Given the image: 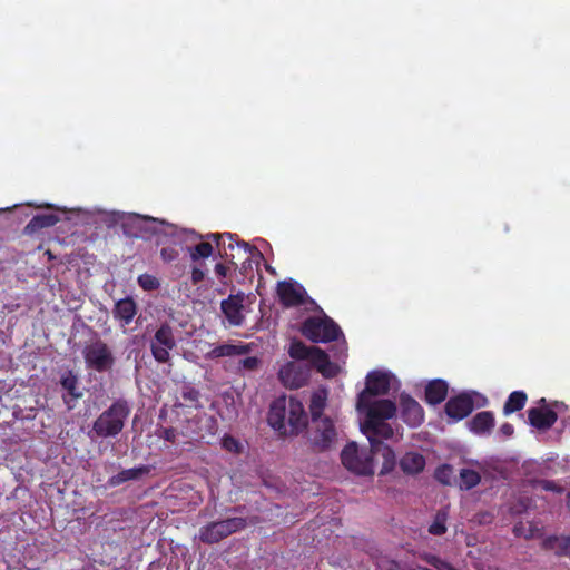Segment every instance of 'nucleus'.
Wrapping results in <instances>:
<instances>
[{
  "mask_svg": "<svg viewBox=\"0 0 570 570\" xmlns=\"http://www.w3.org/2000/svg\"><path fill=\"white\" fill-rule=\"evenodd\" d=\"M397 380L390 372L372 371L366 376V387L358 394L356 407L365 415L361 431L366 435L372 452L383 451L386 462L394 463L395 454L383 440L394 438V429L386 421L396 414V405L391 400H373V396L385 395L396 387Z\"/></svg>",
  "mask_w": 570,
  "mask_h": 570,
  "instance_id": "f257e3e1",
  "label": "nucleus"
},
{
  "mask_svg": "<svg viewBox=\"0 0 570 570\" xmlns=\"http://www.w3.org/2000/svg\"><path fill=\"white\" fill-rule=\"evenodd\" d=\"M288 354L294 360L308 361L311 365L294 361L285 363L278 371V379L285 387L299 389L306 385L312 366L316 367L324 376L330 377L335 374V367L330 362L327 354L316 346H307L301 341H293Z\"/></svg>",
  "mask_w": 570,
  "mask_h": 570,
  "instance_id": "f03ea898",
  "label": "nucleus"
},
{
  "mask_svg": "<svg viewBox=\"0 0 570 570\" xmlns=\"http://www.w3.org/2000/svg\"><path fill=\"white\" fill-rule=\"evenodd\" d=\"M269 425L284 435H297L307 426V414L303 403L291 396L274 400L268 412Z\"/></svg>",
  "mask_w": 570,
  "mask_h": 570,
  "instance_id": "7ed1b4c3",
  "label": "nucleus"
},
{
  "mask_svg": "<svg viewBox=\"0 0 570 570\" xmlns=\"http://www.w3.org/2000/svg\"><path fill=\"white\" fill-rule=\"evenodd\" d=\"M130 412L131 407L127 400H116L95 420L89 435L102 439L117 436L124 430Z\"/></svg>",
  "mask_w": 570,
  "mask_h": 570,
  "instance_id": "20e7f679",
  "label": "nucleus"
},
{
  "mask_svg": "<svg viewBox=\"0 0 570 570\" xmlns=\"http://www.w3.org/2000/svg\"><path fill=\"white\" fill-rule=\"evenodd\" d=\"M311 421L312 424L307 431L311 446L318 452L334 449L338 442L340 432L333 419L324 416Z\"/></svg>",
  "mask_w": 570,
  "mask_h": 570,
  "instance_id": "39448f33",
  "label": "nucleus"
},
{
  "mask_svg": "<svg viewBox=\"0 0 570 570\" xmlns=\"http://www.w3.org/2000/svg\"><path fill=\"white\" fill-rule=\"evenodd\" d=\"M303 335L315 343H326L338 338L342 334L338 325L327 316L308 317L302 326Z\"/></svg>",
  "mask_w": 570,
  "mask_h": 570,
  "instance_id": "423d86ee",
  "label": "nucleus"
},
{
  "mask_svg": "<svg viewBox=\"0 0 570 570\" xmlns=\"http://www.w3.org/2000/svg\"><path fill=\"white\" fill-rule=\"evenodd\" d=\"M87 368L96 372H108L115 365V356L111 348L100 338L88 343L82 351Z\"/></svg>",
  "mask_w": 570,
  "mask_h": 570,
  "instance_id": "0eeeda50",
  "label": "nucleus"
},
{
  "mask_svg": "<svg viewBox=\"0 0 570 570\" xmlns=\"http://www.w3.org/2000/svg\"><path fill=\"white\" fill-rule=\"evenodd\" d=\"M246 525V519L238 517L210 522L199 529L198 538L204 543H217L228 535L244 529Z\"/></svg>",
  "mask_w": 570,
  "mask_h": 570,
  "instance_id": "6e6552de",
  "label": "nucleus"
},
{
  "mask_svg": "<svg viewBox=\"0 0 570 570\" xmlns=\"http://www.w3.org/2000/svg\"><path fill=\"white\" fill-rule=\"evenodd\" d=\"M130 225L134 230L127 234L136 238H147L151 235H160L177 237L176 227L153 217L135 215L130 218Z\"/></svg>",
  "mask_w": 570,
  "mask_h": 570,
  "instance_id": "1a4fd4ad",
  "label": "nucleus"
},
{
  "mask_svg": "<svg viewBox=\"0 0 570 570\" xmlns=\"http://www.w3.org/2000/svg\"><path fill=\"white\" fill-rule=\"evenodd\" d=\"M195 238H207V239H214L218 247H223V253L220 254L223 257H225L230 263L235 264L233 259L235 256L232 254L229 255L227 253V249H234L235 246H237L239 249H243L245 254H248L249 256L246 258V261L243 263L242 268L246 269L250 267L252 262L250 258H255L257 262L263 257L262 253L258 252L255 247L250 246L246 242H234V236L232 234H208L206 236L196 235L191 233Z\"/></svg>",
  "mask_w": 570,
  "mask_h": 570,
  "instance_id": "9d476101",
  "label": "nucleus"
},
{
  "mask_svg": "<svg viewBox=\"0 0 570 570\" xmlns=\"http://www.w3.org/2000/svg\"><path fill=\"white\" fill-rule=\"evenodd\" d=\"M150 352L158 363H168L170 351L176 347L174 328L168 323H163L150 338Z\"/></svg>",
  "mask_w": 570,
  "mask_h": 570,
  "instance_id": "9b49d317",
  "label": "nucleus"
},
{
  "mask_svg": "<svg viewBox=\"0 0 570 570\" xmlns=\"http://www.w3.org/2000/svg\"><path fill=\"white\" fill-rule=\"evenodd\" d=\"M343 465L360 475L373 473V463L371 455L365 450H360L356 443L347 444L341 452Z\"/></svg>",
  "mask_w": 570,
  "mask_h": 570,
  "instance_id": "f8f14e48",
  "label": "nucleus"
},
{
  "mask_svg": "<svg viewBox=\"0 0 570 570\" xmlns=\"http://www.w3.org/2000/svg\"><path fill=\"white\" fill-rule=\"evenodd\" d=\"M478 393H461L451 397L445 404V412L449 417L460 421L466 417L474 409V397Z\"/></svg>",
  "mask_w": 570,
  "mask_h": 570,
  "instance_id": "ddd939ff",
  "label": "nucleus"
},
{
  "mask_svg": "<svg viewBox=\"0 0 570 570\" xmlns=\"http://www.w3.org/2000/svg\"><path fill=\"white\" fill-rule=\"evenodd\" d=\"M277 293L281 302L287 307L303 304L306 295L304 287L294 281L279 282Z\"/></svg>",
  "mask_w": 570,
  "mask_h": 570,
  "instance_id": "4468645a",
  "label": "nucleus"
},
{
  "mask_svg": "<svg viewBox=\"0 0 570 570\" xmlns=\"http://www.w3.org/2000/svg\"><path fill=\"white\" fill-rule=\"evenodd\" d=\"M401 415L403 421L412 428L419 426L424 420L422 406L410 395H401Z\"/></svg>",
  "mask_w": 570,
  "mask_h": 570,
  "instance_id": "2eb2a0df",
  "label": "nucleus"
},
{
  "mask_svg": "<svg viewBox=\"0 0 570 570\" xmlns=\"http://www.w3.org/2000/svg\"><path fill=\"white\" fill-rule=\"evenodd\" d=\"M243 307V295H230L220 304L224 315L234 326H239L244 322Z\"/></svg>",
  "mask_w": 570,
  "mask_h": 570,
  "instance_id": "dca6fc26",
  "label": "nucleus"
},
{
  "mask_svg": "<svg viewBox=\"0 0 570 570\" xmlns=\"http://www.w3.org/2000/svg\"><path fill=\"white\" fill-rule=\"evenodd\" d=\"M137 314V304L130 297L121 298L116 302L112 315L120 322L122 327L129 325Z\"/></svg>",
  "mask_w": 570,
  "mask_h": 570,
  "instance_id": "f3484780",
  "label": "nucleus"
},
{
  "mask_svg": "<svg viewBox=\"0 0 570 570\" xmlns=\"http://www.w3.org/2000/svg\"><path fill=\"white\" fill-rule=\"evenodd\" d=\"M528 417L530 424L540 430L550 429L557 421L556 412L547 407L530 409Z\"/></svg>",
  "mask_w": 570,
  "mask_h": 570,
  "instance_id": "a211bd4d",
  "label": "nucleus"
},
{
  "mask_svg": "<svg viewBox=\"0 0 570 570\" xmlns=\"http://www.w3.org/2000/svg\"><path fill=\"white\" fill-rule=\"evenodd\" d=\"M149 472L150 468L148 465H139L131 469H126L110 476L107 483L109 487H118L128 481H137Z\"/></svg>",
  "mask_w": 570,
  "mask_h": 570,
  "instance_id": "6ab92c4d",
  "label": "nucleus"
},
{
  "mask_svg": "<svg viewBox=\"0 0 570 570\" xmlns=\"http://www.w3.org/2000/svg\"><path fill=\"white\" fill-rule=\"evenodd\" d=\"M327 400L328 390L326 387H318L312 393L308 405L311 420H317L325 416L324 410L327 406Z\"/></svg>",
  "mask_w": 570,
  "mask_h": 570,
  "instance_id": "aec40b11",
  "label": "nucleus"
},
{
  "mask_svg": "<svg viewBox=\"0 0 570 570\" xmlns=\"http://www.w3.org/2000/svg\"><path fill=\"white\" fill-rule=\"evenodd\" d=\"M59 222V217L55 214H39L33 216L26 225L23 233L33 235L42 228L51 227Z\"/></svg>",
  "mask_w": 570,
  "mask_h": 570,
  "instance_id": "412c9836",
  "label": "nucleus"
},
{
  "mask_svg": "<svg viewBox=\"0 0 570 570\" xmlns=\"http://www.w3.org/2000/svg\"><path fill=\"white\" fill-rule=\"evenodd\" d=\"M448 394V384L443 380L431 381L425 389V400L428 403L435 405L443 402Z\"/></svg>",
  "mask_w": 570,
  "mask_h": 570,
  "instance_id": "4be33fe9",
  "label": "nucleus"
},
{
  "mask_svg": "<svg viewBox=\"0 0 570 570\" xmlns=\"http://www.w3.org/2000/svg\"><path fill=\"white\" fill-rule=\"evenodd\" d=\"M400 466L406 474H417L425 466V459L417 452H407L400 460Z\"/></svg>",
  "mask_w": 570,
  "mask_h": 570,
  "instance_id": "5701e85b",
  "label": "nucleus"
},
{
  "mask_svg": "<svg viewBox=\"0 0 570 570\" xmlns=\"http://www.w3.org/2000/svg\"><path fill=\"white\" fill-rule=\"evenodd\" d=\"M469 426L476 434L490 433L494 426V416L489 411L480 412L469 422Z\"/></svg>",
  "mask_w": 570,
  "mask_h": 570,
  "instance_id": "b1692460",
  "label": "nucleus"
},
{
  "mask_svg": "<svg viewBox=\"0 0 570 570\" xmlns=\"http://www.w3.org/2000/svg\"><path fill=\"white\" fill-rule=\"evenodd\" d=\"M199 396H200V393L197 389H195L191 385L185 384L181 386L180 397L177 399V402L174 404V406L175 407L188 406V407L198 409L202 406L199 403Z\"/></svg>",
  "mask_w": 570,
  "mask_h": 570,
  "instance_id": "393cba45",
  "label": "nucleus"
},
{
  "mask_svg": "<svg viewBox=\"0 0 570 570\" xmlns=\"http://www.w3.org/2000/svg\"><path fill=\"white\" fill-rule=\"evenodd\" d=\"M248 351L246 345H234V344H223L214 347L208 356L212 358L224 357V356H233V355H244Z\"/></svg>",
  "mask_w": 570,
  "mask_h": 570,
  "instance_id": "a878e982",
  "label": "nucleus"
},
{
  "mask_svg": "<svg viewBox=\"0 0 570 570\" xmlns=\"http://www.w3.org/2000/svg\"><path fill=\"white\" fill-rule=\"evenodd\" d=\"M61 386L69 393V395L76 400L82 396V392L79 391V380L76 374L71 371H67L61 375Z\"/></svg>",
  "mask_w": 570,
  "mask_h": 570,
  "instance_id": "bb28decb",
  "label": "nucleus"
},
{
  "mask_svg": "<svg viewBox=\"0 0 570 570\" xmlns=\"http://www.w3.org/2000/svg\"><path fill=\"white\" fill-rule=\"evenodd\" d=\"M527 402V394L522 391L512 392L503 406V413L509 415L523 409Z\"/></svg>",
  "mask_w": 570,
  "mask_h": 570,
  "instance_id": "cd10ccee",
  "label": "nucleus"
},
{
  "mask_svg": "<svg viewBox=\"0 0 570 570\" xmlns=\"http://www.w3.org/2000/svg\"><path fill=\"white\" fill-rule=\"evenodd\" d=\"M459 476V488L461 490H471L474 487H476L481 481V475L479 474V472L472 469H461Z\"/></svg>",
  "mask_w": 570,
  "mask_h": 570,
  "instance_id": "c85d7f7f",
  "label": "nucleus"
},
{
  "mask_svg": "<svg viewBox=\"0 0 570 570\" xmlns=\"http://www.w3.org/2000/svg\"><path fill=\"white\" fill-rule=\"evenodd\" d=\"M446 520L448 511L445 509L439 510L429 527V532L433 535L444 534L446 532Z\"/></svg>",
  "mask_w": 570,
  "mask_h": 570,
  "instance_id": "c756f323",
  "label": "nucleus"
},
{
  "mask_svg": "<svg viewBox=\"0 0 570 570\" xmlns=\"http://www.w3.org/2000/svg\"><path fill=\"white\" fill-rule=\"evenodd\" d=\"M547 546L556 550L558 554L570 558V537H554L547 540Z\"/></svg>",
  "mask_w": 570,
  "mask_h": 570,
  "instance_id": "7c9ffc66",
  "label": "nucleus"
},
{
  "mask_svg": "<svg viewBox=\"0 0 570 570\" xmlns=\"http://www.w3.org/2000/svg\"><path fill=\"white\" fill-rule=\"evenodd\" d=\"M187 249L194 262L200 258H208L213 254V246L208 242H202L194 247H188Z\"/></svg>",
  "mask_w": 570,
  "mask_h": 570,
  "instance_id": "2f4dec72",
  "label": "nucleus"
},
{
  "mask_svg": "<svg viewBox=\"0 0 570 570\" xmlns=\"http://www.w3.org/2000/svg\"><path fill=\"white\" fill-rule=\"evenodd\" d=\"M434 475L440 483L450 485L453 480V468L449 464H443L435 470Z\"/></svg>",
  "mask_w": 570,
  "mask_h": 570,
  "instance_id": "473e14b6",
  "label": "nucleus"
},
{
  "mask_svg": "<svg viewBox=\"0 0 570 570\" xmlns=\"http://www.w3.org/2000/svg\"><path fill=\"white\" fill-rule=\"evenodd\" d=\"M138 284L146 291H153L159 287V281L149 274H142L138 277Z\"/></svg>",
  "mask_w": 570,
  "mask_h": 570,
  "instance_id": "72a5a7b5",
  "label": "nucleus"
},
{
  "mask_svg": "<svg viewBox=\"0 0 570 570\" xmlns=\"http://www.w3.org/2000/svg\"><path fill=\"white\" fill-rule=\"evenodd\" d=\"M178 255H179L178 250L171 246L164 247L160 250V256H161L163 261L166 263H170V262L175 261L178 257Z\"/></svg>",
  "mask_w": 570,
  "mask_h": 570,
  "instance_id": "f704fd0d",
  "label": "nucleus"
},
{
  "mask_svg": "<svg viewBox=\"0 0 570 570\" xmlns=\"http://www.w3.org/2000/svg\"><path fill=\"white\" fill-rule=\"evenodd\" d=\"M259 364V360L256 356L245 357L239 362V365L247 371H253L257 368Z\"/></svg>",
  "mask_w": 570,
  "mask_h": 570,
  "instance_id": "c9c22d12",
  "label": "nucleus"
},
{
  "mask_svg": "<svg viewBox=\"0 0 570 570\" xmlns=\"http://www.w3.org/2000/svg\"><path fill=\"white\" fill-rule=\"evenodd\" d=\"M177 435H178V432L176 429L174 428H168V429H164L163 433H161V438L168 442H176L177 441Z\"/></svg>",
  "mask_w": 570,
  "mask_h": 570,
  "instance_id": "e433bc0d",
  "label": "nucleus"
},
{
  "mask_svg": "<svg viewBox=\"0 0 570 570\" xmlns=\"http://www.w3.org/2000/svg\"><path fill=\"white\" fill-rule=\"evenodd\" d=\"M205 278V273L199 267H194L191 271V281L194 284L202 282Z\"/></svg>",
  "mask_w": 570,
  "mask_h": 570,
  "instance_id": "4c0bfd02",
  "label": "nucleus"
},
{
  "mask_svg": "<svg viewBox=\"0 0 570 570\" xmlns=\"http://www.w3.org/2000/svg\"><path fill=\"white\" fill-rule=\"evenodd\" d=\"M422 559L424 561H426L430 566H432L433 568H436L438 564L440 563L441 561V558H439L438 556H434V554H430V553H426L422 557Z\"/></svg>",
  "mask_w": 570,
  "mask_h": 570,
  "instance_id": "58836bf2",
  "label": "nucleus"
},
{
  "mask_svg": "<svg viewBox=\"0 0 570 570\" xmlns=\"http://www.w3.org/2000/svg\"><path fill=\"white\" fill-rule=\"evenodd\" d=\"M422 559L424 561H426L430 566H432L433 568H436L438 564L440 563L441 561V558H439L438 556H434V554H430V553H426L422 557Z\"/></svg>",
  "mask_w": 570,
  "mask_h": 570,
  "instance_id": "ea45409f",
  "label": "nucleus"
},
{
  "mask_svg": "<svg viewBox=\"0 0 570 570\" xmlns=\"http://www.w3.org/2000/svg\"><path fill=\"white\" fill-rule=\"evenodd\" d=\"M514 432V429L512 426V424L510 423H503L501 426H500V433L502 435H504L505 438H510Z\"/></svg>",
  "mask_w": 570,
  "mask_h": 570,
  "instance_id": "a19ab883",
  "label": "nucleus"
},
{
  "mask_svg": "<svg viewBox=\"0 0 570 570\" xmlns=\"http://www.w3.org/2000/svg\"><path fill=\"white\" fill-rule=\"evenodd\" d=\"M215 273L217 274V276H219L220 278H224L226 277L227 275V267L220 263L216 264L215 266Z\"/></svg>",
  "mask_w": 570,
  "mask_h": 570,
  "instance_id": "79ce46f5",
  "label": "nucleus"
},
{
  "mask_svg": "<svg viewBox=\"0 0 570 570\" xmlns=\"http://www.w3.org/2000/svg\"><path fill=\"white\" fill-rule=\"evenodd\" d=\"M540 485L547 491H559V488L551 481H540Z\"/></svg>",
  "mask_w": 570,
  "mask_h": 570,
  "instance_id": "37998d69",
  "label": "nucleus"
},
{
  "mask_svg": "<svg viewBox=\"0 0 570 570\" xmlns=\"http://www.w3.org/2000/svg\"><path fill=\"white\" fill-rule=\"evenodd\" d=\"M435 569L436 570H458L451 563H449L448 561L442 560V559Z\"/></svg>",
  "mask_w": 570,
  "mask_h": 570,
  "instance_id": "c03bdc74",
  "label": "nucleus"
},
{
  "mask_svg": "<svg viewBox=\"0 0 570 570\" xmlns=\"http://www.w3.org/2000/svg\"><path fill=\"white\" fill-rule=\"evenodd\" d=\"M435 569L436 570H458L451 563H449L448 561L442 560V559Z\"/></svg>",
  "mask_w": 570,
  "mask_h": 570,
  "instance_id": "a18cd8bd",
  "label": "nucleus"
},
{
  "mask_svg": "<svg viewBox=\"0 0 570 570\" xmlns=\"http://www.w3.org/2000/svg\"><path fill=\"white\" fill-rule=\"evenodd\" d=\"M567 505L570 509V493L568 494Z\"/></svg>",
  "mask_w": 570,
  "mask_h": 570,
  "instance_id": "49530a36",
  "label": "nucleus"
},
{
  "mask_svg": "<svg viewBox=\"0 0 570 570\" xmlns=\"http://www.w3.org/2000/svg\"><path fill=\"white\" fill-rule=\"evenodd\" d=\"M519 531H520L519 527H517V525H515V527H514V532H515L517 534H519Z\"/></svg>",
  "mask_w": 570,
  "mask_h": 570,
  "instance_id": "de8ad7c7",
  "label": "nucleus"
}]
</instances>
